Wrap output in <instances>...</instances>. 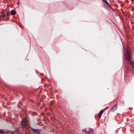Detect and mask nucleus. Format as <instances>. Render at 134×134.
Wrapping results in <instances>:
<instances>
[{
  "instance_id": "nucleus-1",
  "label": "nucleus",
  "mask_w": 134,
  "mask_h": 134,
  "mask_svg": "<svg viewBox=\"0 0 134 134\" xmlns=\"http://www.w3.org/2000/svg\"><path fill=\"white\" fill-rule=\"evenodd\" d=\"M125 57L126 62V64L127 65H128L131 64L132 66V64H134L133 62L131 60V58L129 55V52L127 49L126 50L125 54Z\"/></svg>"
},
{
  "instance_id": "nucleus-12",
  "label": "nucleus",
  "mask_w": 134,
  "mask_h": 134,
  "mask_svg": "<svg viewBox=\"0 0 134 134\" xmlns=\"http://www.w3.org/2000/svg\"><path fill=\"white\" fill-rule=\"evenodd\" d=\"M108 107H107L106 108H104V109H108Z\"/></svg>"
},
{
  "instance_id": "nucleus-6",
  "label": "nucleus",
  "mask_w": 134,
  "mask_h": 134,
  "mask_svg": "<svg viewBox=\"0 0 134 134\" xmlns=\"http://www.w3.org/2000/svg\"><path fill=\"white\" fill-rule=\"evenodd\" d=\"M11 14L12 15H14L16 14V12L13 10H12L11 12Z\"/></svg>"
},
{
  "instance_id": "nucleus-5",
  "label": "nucleus",
  "mask_w": 134,
  "mask_h": 134,
  "mask_svg": "<svg viewBox=\"0 0 134 134\" xmlns=\"http://www.w3.org/2000/svg\"><path fill=\"white\" fill-rule=\"evenodd\" d=\"M117 108V105L116 104H115L114 106L112 108H111V110L113 111H114Z\"/></svg>"
},
{
  "instance_id": "nucleus-8",
  "label": "nucleus",
  "mask_w": 134,
  "mask_h": 134,
  "mask_svg": "<svg viewBox=\"0 0 134 134\" xmlns=\"http://www.w3.org/2000/svg\"><path fill=\"white\" fill-rule=\"evenodd\" d=\"M132 73L133 74H134V64H132Z\"/></svg>"
},
{
  "instance_id": "nucleus-9",
  "label": "nucleus",
  "mask_w": 134,
  "mask_h": 134,
  "mask_svg": "<svg viewBox=\"0 0 134 134\" xmlns=\"http://www.w3.org/2000/svg\"><path fill=\"white\" fill-rule=\"evenodd\" d=\"M103 110H101L99 112V115H102V114L103 113Z\"/></svg>"
},
{
  "instance_id": "nucleus-13",
  "label": "nucleus",
  "mask_w": 134,
  "mask_h": 134,
  "mask_svg": "<svg viewBox=\"0 0 134 134\" xmlns=\"http://www.w3.org/2000/svg\"><path fill=\"white\" fill-rule=\"evenodd\" d=\"M36 72H37V71L36 70Z\"/></svg>"
},
{
  "instance_id": "nucleus-11",
  "label": "nucleus",
  "mask_w": 134,
  "mask_h": 134,
  "mask_svg": "<svg viewBox=\"0 0 134 134\" xmlns=\"http://www.w3.org/2000/svg\"><path fill=\"white\" fill-rule=\"evenodd\" d=\"M101 116H102V115H100L99 114V115L98 116V117L99 118V119H100L101 117Z\"/></svg>"
},
{
  "instance_id": "nucleus-7",
  "label": "nucleus",
  "mask_w": 134,
  "mask_h": 134,
  "mask_svg": "<svg viewBox=\"0 0 134 134\" xmlns=\"http://www.w3.org/2000/svg\"><path fill=\"white\" fill-rule=\"evenodd\" d=\"M88 133L90 134H93V130L92 129H90L88 131Z\"/></svg>"
},
{
  "instance_id": "nucleus-4",
  "label": "nucleus",
  "mask_w": 134,
  "mask_h": 134,
  "mask_svg": "<svg viewBox=\"0 0 134 134\" xmlns=\"http://www.w3.org/2000/svg\"><path fill=\"white\" fill-rule=\"evenodd\" d=\"M21 124L24 127L26 128L27 122L26 121V119L25 118H24L23 119L22 122L21 123Z\"/></svg>"
},
{
  "instance_id": "nucleus-10",
  "label": "nucleus",
  "mask_w": 134,
  "mask_h": 134,
  "mask_svg": "<svg viewBox=\"0 0 134 134\" xmlns=\"http://www.w3.org/2000/svg\"><path fill=\"white\" fill-rule=\"evenodd\" d=\"M3 131L1 130L0 129V134H3Z\"/></svg>"
},
{
  "instance_id": "nucleus-3",
  "label": "nucleus",
  "mask_w": 134,
  "mask_h": 134,
  "mask_svg": "<svg viewBox=\"0 0 134 134\" xmlns=\"http://www.w3.org/2000/svg\"><path fill=\"white\" fill-rule=\"evenodd\" d=\"M104 3L105 4V5L107 6L106 9L107 10H109L111 8V7L107 1H103Z\"/></svg>"
},
{
  "instance_id": "nucleus-2",
  "label": "nucleus",
  "mask_w": 134,
  "mask_h": 134,
  "mask_svg": "<svg viewBox=\"0 0 134 134\" xmlns=\"http://www.w3.org/2000/svg\"><path fill=\"white\" fill-rule=\"evenodd\" d=\"M9 11L7 9L6 10L3 11L2 13L3 14L0 16V18H4V17H7L9 15Z\"/></svg>"
}]
</instances>
